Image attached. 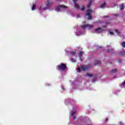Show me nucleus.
I'll use <instances>...</instances> for the list:
<instances>
[{"mask_svg":"<svg viewBox=\"0 0 125 125\" xmlns=\"http://www.w3.org/2000/svg\"><path fill=\"white\" fill-rule=\"evenodd\" d=\"M67 66L64 63H62L57 66V69L60 71H65Z\"/></svg>","mask_w":125,"mask_h":125,"instance_id":"nucleus-1","label":"nucleus"},{"mask_svg":"<svg viewBox=\"0 0 125 125\" xmlns=\"http://www.w3.org/2000/svg\"><path fill=\"white\" fill-rule=\"evenodd\" d=\"M66 8H67L66 6L58 5L56 7L55 10H56V11H62L63 9H66Z\"/></svg>","mask_w":125,"mask_h":125,"instance_id":"nucleus-2","label":"nucleus"},{"mask_svg":"<svg viewBox=\"0 0 125 125\" xmlns=\"http://www.w3.org/2000/svg\"><path fill=\"white\" fill-rule=\"evenodd\" d=\"M46 5L47 7L43 8L44 10H47V9H49L51 5H52V2L50 0H47Z\"/></svg>","mask_w":125,"mask_h":125,"instance_id":"nucleus-3","label":"nucleus"},{"mask_svg":"<svg viewBox=\"0 0 125 125\" xmlns=\"http://www.w3.org/2000/svg\"><path fill=\"white\" fill-rule=\"evenodd\" d=\"M88 68H89V66H81V68L78 67L77 68V71L79 73L81 72V70H83V71H86V70H88Z\"/></svg>","mask_w":125,"mask_h":125,"instance_id":"nucleus-4","label":"nucleus"},{"mask_svg":"<svg viewBox=\"0 0 125 125\" xmlns=\"http://www.w3.org/2000/svg\"><path fill=\"white\" fill-rule=\"evenodd\" d=\"M87 15H86V16H88V20H91V16H90V15H91V13H92V10H91L90 9H88V10H87Z\"/></svg>","mask_w":125,"mask_h":125,"instance_id":"nucleus-5","label":"nucleus"},{"mask_svg":"<svg viewBox=\"0 0 125 125\" xmlns=\"http://www.w3.org/2000/svg\"><path fill=\"white\" fill-rule=\"evenodd\" d=\"M93 27V25L91 24H86L85 25H83L82 26V28H83V29H85V28H87L88 29H91V28Z\"/></svg>","mask_w":125,"mask_h":125,"instance_id":"nucleus-6","label":"nucleus"},{"mask_svg":"<svg viewBox=\"0 0 125 125\" xmlns=\"http://www.w3.org/2000/svg\"><path fill=\"white\" fill-rule=\"evenodd\" d=\"M76 1H77V0H73V2H74V7L77 9H80V6H79V5L77 4V3H76Z\"/></svg>","mask_w":125,"mask_h":125,"instance_id":"nucleus-7","label":"nucleus"},{"mask_svg":"<svg viewBox=\"0 0 125 125\" xmlns=\"http://www.w3.org/2000/svg\"><path fill=\"white\" fill-rule=\"evenodd\" d=\"M95 31H96V33L98 34L99 33H101V32H102V28L99 27L98 28H97Z\"/></svg>","mask_w":125,"mask_h":125,"instance_id":"nucleus-8","label":"nucleus"},{"mask_svg":"<svg viewBox=\"0 0 125 125\" xmlns=\"http://www.w3.org/2000/svg\"><path fill=\"white\" fill-rule=\"evenodd\" d=\"M106 5V2H104V3H102V4H101V5L100 6V8H104V7H105V6Z\"/></svg>","mask_w":125,"mask_h":125,"instance_id":"nucleus-9","label":"nucleus"},{"mask_svg":"<svg viewBox=\"0 0 125 125\" xmlns=\"http://www.w3.org/2000/svg\"><path fill=\"white\" fill-rule=\"evenodd\" d=\"M32 10H35L36 9V2L32 4V7L31 8Z\"/></svg>","mask_w":125,"mask_h":125,"instance_id":"nucleus-10","label":"nucleus"},{"mask_svg":"<svg viewBox=\"0 0 125 125\" xmlns=\"http://www.w3.org/2000/svg\"><path fill=\"white\" fill-rule=\"evenodd\" d=\"M125 9V5H124V4H123L120 7V9L121 10H123V9Z\"/></svg>","mask_w":125,"mask_h":125,"instance_id":"nucleus-11","label":"nucleus"},{"mask_svg":"<svg viewBox=\"0 0 125 125\" xmlns=\"http://www.w3.org/2000/svg\"><path fill=\"white\" fill-rule=\"evenodd\" d=\"M83 54V51L80 52L79 53V56H80V57H81V56H82Z\"/></svg>","mask_w":125,"mask_h":125,"instance_id":"nucleus-12","label":"nucleus"},{"mask_svg":"<svg viewBox=\"0 0 125 125\" xmlns=\"http://www.w3.org/2000/svg\"><path fill=\"white\" fill-rule=\"evenodd\" d=\"M117 72V69H114L111 70V73H116Z\"/></svg>","mask_w":125,"mask_h":125,"instance_id":"nucleus-13","label":"nucleus"},{"mask_svg":"<svg viewBox=\"0 0 125 125\" xmlns=\"http://www.w3.org/2000/svg\"><path fill=\"white\" fill-rule=\"evenodd\" d=\"M122 46H123V47L125 48V42H122Z\"/></svg>","mask_w":125,"mask_h":125,"instance_id":"nucleus-14","label":"nucleus"},{"mask_svg":"<svg viewBox=\"0 0 125 125\" xmlns=\"http://www.w3.org/2000/svg\"><path fill=\"white\" fill-rule=\"evenodd\" d=\"M86 76L87 77H92V75L90 74L89 73H87Z\"/></svg>","mask_w":125,"mask_h":125,"instance_id":"nucleus-15","label":"nucleus"},{"mask_svg":"<svg viewBox=\"0 0 125 125\" xmlns=\"http://www.w3.org/2000/svg\"><path fill=\"white\" fill-rule=\"evenodd\" d=\"M113 49H110L109 50H108V52H113Z\"/></svg>","mask_w":125,"mask_h":125,"instance_id":"nucleus-16","label":"nucleus"},{"mask_svg":"<svg viewBox=\"0 0 125 125\" xmlns=\"http://www.w3.org/2000/svg\"><path fill=\"white\" fill-rule=\"evenodd\" d=\"M80 9L82 11H83V10L84 9V6H82Z\"/></svg>","mask_w":125,"mask_h":125,"instance_id":"nucleus-17","label":"nucleus"},{"mask_svg":"<svg viewBox=\"0 0 125 125\" xmlns=\"http://www.w3.org/2000/svg\"><path fill=\"white\" fill-rule=\"evenodd\" d=\"M75 114H76V112H74V111H72L71 113V114L72 115V116H73V115H75Z\"/></svg>","mask_w":125,"mask_h":125,"instance_id":"nucleus-18","label":"nucleus"},{"mask_svg":"<svg viewBox=\"0 0 125 125\" xmlns=\"http://www.w3.org/2000/svg\"><path fill=\"white\" fill-rule=\"evenodd\" d=\"M109 33L110 34V35H111V36H113V35H114V33H113V32L111 31H109Z\"/></svg>","mask_w":125,"mask_h":125,"instance_id":"nucleus-19","label":"nucleus"},{"mask_svg":"<svg viewBox=\"0 0 125 125\" xmlns=\"http://www.w3.org/2000/svg\"><path fill=\"white\" fill-rule=\"evenodd\" d=\"M90 5H91V2L88 4V5H87V7H90Z\"/></svg>","mask_w":125,"mask_h":125,"instance_id":"nucleus-20","label":"nucleus"},{"mask_svg":"<svg viewBox=\"0 0 125 125\" xmlns=\"http://www.w3.org/2000/svg\"><path fill=\"white\" fill-rule=\"evenodd\" d=\"M71 61H72V62H76V60H75V59H72L71 60Z\"/></svg>","mask_w":125,"mask_h":125,"instance_id":"nucleus-21","label":"nucleus"},{"mask_svg":"<svg viewBox=\"0 0 125 125\" xmlns=\"http://www.w3.org/2000/svg\"><path fill=\"white\" fill-rule=\"evenodd\" d=\"M75 54H76V52H73L72 53H71V55L73 56L75 55Z\"/></svg>","mask_w":125,"mask_h":125,"instance_id":"nucleus-22","label":"nucleus"},{"mask_svg":"<svg viewBox=\"0 0 125 125\" xmlns=\"http://www.w3.org/2000/svg\"><path fill=\"white\" fill-rule=\"evenodd\" d=\"M122 54L123 55H125V51L122 52Z\"/></svg>","mask_w":125,"mask_h":125,"instance_id":"nucleus-23","label":"nucleus"},{"mask_svg":"<svg viewBox=\"0 0 125 125\" xmlns=\"http://www.w3.org/2000/svg\"><path fill=\"white\" fill-rule=\"evenodd\" d=\"M122 84H123V85H125V81L124 82V83H122Z\"/></svg>","mask_w":125,"mask_h":125,"instance_id":"nucleus-24","label":"nucleus"},{"mask_svg":"<svg viewBox=\"0 0 125 125\" xmlns=\"http://www.w3.org/2000/svg\"><path fill=\"white\" fill-rule=\"evenodd\" d=\"M62 90H65V89L64 88V87H62Z\"/></svg>","mask_w":125,"mask_h":125,"instance_id":"nucleus-25","label":"nucleus"},{"mask_svg":"<svg viewBox=\"0 0 125 125\" xmlns=\"http://www.w3.org/2000/svg\"><path fill=\"white\" fill-rule=\"evenodd\" d=\"M105 122H108V118H106L105 119Z\"/></svg>","mask_w":125,"mask_h":125,"instance_id":"nucleus-26","label":"nucleus"},{"mask_svg":"<svg viewBox=\"0 0 125 125\" xmlns=\"http://www.w3.org/2000/svg\"><path fill=\"white\" fill-rule=\"evenodd\" d=\"M119 124L120 125H123V123L122 122H120Z\"/></svg>","mask_w":125,"mask_h":125,"instance_id":"nucleus-27","label":"nucleus"},{"mask_svg":"<svg viewBox=\"0 0 125 125\" xmlns=\"http://www.w3.org/2000/svg\"><path fill=\"white\" fill-rule=\"evenodd\" d=\"M116 31L117 33H118V34H119V31H118V30H116Z\"/></svg>","mask_w":125,"mask_h":125,"instance_id":"nucleus-28","label":"nucleus"},{"mask_svg":"<svg viewBox=\"0 0 125 125\" xmlns=\"http://www.w3.org/2000/svg\"><path fill=\"white\" fill-rule=\"evenodd\" d=\"M39 10H42V8L40 7V8H39Z\"/></svg>","mask_w":125,"mask_h":125,"instance_id":"nucleus-29","label":"nucleus"},{"mask_svg":"<svg viewBox=\"0 0 125 125\" xmlns=\"http://www.w3.org/2000/svg\"><path fill=\"white\" fill-rule=\"evenodd\" d=\"M73 119H76V116H74Z\"/></svg>","mask_w":125,"mask_h":125,"instance_id":"nucleus-30","label":"nucleus"}]
</instances>
